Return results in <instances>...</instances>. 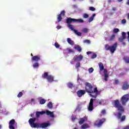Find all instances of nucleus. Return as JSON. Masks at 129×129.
<instances>
[{"label": "nucleus", "mask_w": 129, "mask_h": 129, "mask_svg": "<svg viewBox=\"0 0 129 129\" xmlns=\"http://www.w3.org/2000/svg\"><path fill=\"white\" fill-rule=\"evenodd\" d=\"M31 102H34L35 101V99H31Z\"/></svg>", "instance_id": "nucleus-52"}, {"label": "nucleus", "mask_w": 129, "mask_h": 129, "mask_svg": "<svg viewBox=\"0 0 129 129\" xmlns=\"http://www.w3.org/2000/svg\"><path fill=\"white\" fill-rule=\"evenodd\" d=\"M85 85V91H86V92H87V93H90V95L92 96V97L96 98L97 95H99V94H100V91H98L97 87H95L93 89V86L91 84L86 82Z\"/></svg>", "instance_id": "nucleus-1"}, {"label": "nucleus", "mask_w": 129, "mask_h": 129, "mask_svg": "<svg viewBox=\"0 0 129 129\" xmlns=\"http://www.w3.org/2000/svg\"><path fill=\"white\" fill-rule=\"evenodd\" d=\"M129 100V95L126 94L124 95L120 99V101L122 103V105H125V103H127V101H128Z\"/></svg>", "instance_id": "nucleus-8"}, {"label": "nucleus", "mask_w": 129, "mask_h": 129, "mask_svg": "<svg viewBox=\"0 0 129 129\" xmlns=\"http://www.w3.org/2000/svg\"><path fill=\"white\" fill-rule=\"evenodd\" d=\"M2 127H3V126L2 125V124H0V129H2Z\"/></svg>", "instance_id": "nucleus-60"}, {"label": "nucleus", "mask_w": 129, "mask_h": 129, "mask_svg": "<svg viewBox=\"0 0 129 129\" xmlns=\"http://www.w3.org/2000/svg\"><path fill=\"white\" fill-rule=\"evenodd\" d=\"M129 88V84L127 81H125L123 83L121 89L122 90H127Z\"/></svg>", "instance_id": "nucleus-14"}, {"label": "nucleus", "mask_w": 129, "mask_h": 129, "mask_svg": "<svg viewBox=\"0 0 129 129\" xmlns=\"http://www.w3.org/2000/svg\"><path fill=\"white\" fill-rule=\"evenodd\" d=\"M31 56H32L31 60L32 61H35V62H38V61H40L41 60V56L40 55H34L33 56V54H31Z\"/></svg>", "instance_id": "nucleus-12"}, {"label": "nucleus", "mask_w": 129, "mask_h": 129, "mask_svg": "<svg viewBox=\"0 0 129 129\" xmlns=\"http://www.w3.org/2000/svg\"><path fill=\"white\" fill-rule=\"evenodd\" d=\"M125 23H126V20L124 19L121 20V23L122 24H125Z\"/></svg>", "instance_id": "nucleus-47"}, {"label": "nucleus", "mask_w": 129, "mask_h": 129, "mask_svg": "<svg viewBox=\"0 0 129 129\" xmlns=\"http://www.w3.org/2000/svg\"><path fill=\"white\" fill-rule=\"evenodd\" d=\"M67 42L68 44H70V45H74V41L71 40V38H67Z\"/></svg>", "instance_id": "nucleus-21"}, {"label": "nucleus", "mask_w": 129, "mask_h": 129, "mask_svg": "<svg viewBox=\"0 0 129 129\" xmlns=\"http://www.w3.org/2000/svg\"><path fill=\"white\" fill-rule=\"evenodd\" d=\"M62 21V16H61V15L59 14L57 16V22L58 23H60Z\"/></svg>", "instance_id": "nucleus-24"}, {"label": "nucleus", "mask_w": 129, "mask_h": 129, "mask_svg": "<svg viewBox=\"0 0 129 129\" xmlns=\"http://www.w3.org/2000/svg\"><path fill=\"white\" fill-rule=\"evenodd\" d=\"M101 113L102 114H105V113H106V110H105V109L102 110Z\"/></svg>", "instance_id": "nucleus-45"}, {"label": "nucleus", "mask_w": 129, "mask_h": 129, "mask_svg": "<svg viewBox=\"0 0 129 129\" xmlns=\"http://www.w3.org/2000/svg\"><path fill=\"white\" fill-rule=\"evenodd\" d=\"M42 78L46 79L48 82H53L54 81V77L52 75H49V73L44 72V75L42 76Z\"/></svg>", "instance_id": "nucleus-7"}, {"label": "nucleus", "mask_w": 129, "mask_h": 129, "mask_svg": "<svg viewBox=\"0 0 129 129\" xmlns=\"http://www.w3.org/2000/svg\"><path fill=\"white\" fill-rule=\"evenodd\" d=\"M68 86L69 88H71V89H72V88H73V84L71 83H69L68 84Z\"/></svg>", "instance_id": "nucleus-31"}, {"label": "nucleus", "mask_w": 129, "mask_h": 129, "mask_svg": "<svg viewBox=\"0 0 129 129\" xmlns=\"http://www.w3.org/2000/svg\"><path fill=\"white\" fill-rule=\"evenodd\" d=\"M82 32L83 33H88V32H89V29L86 28H84L82 29Z\"/></svg>", "instance_id": "nucleus-26"}, {"label": "nucleus", "mask_w": 129, "mask_h": 129, "mask_svg": "<svg viewBox=\"0 0 129 129\" xmlns=\"http://www.w3.org/2000/svg\"><path fill=\"white\" fill-rule=\"evenodd\" d=\"M23 96V92H20L17 95V97L20 98V97H22Z\"/></svg>", "instance_id": "nucleus-34"}, {"label": "nucleus", "mask_w": 129, "mask_h": 129, "mask_svg": "<svg viewBox=\"0 0 129 129\" xmlns=\"http://www.w3.org/2000/svg\"><path fill=\"white\" fill-rule=\"evenodd\" d=\"M122 114L120 112H118L117 114V117L118 119H120V121H124L125 120V115L122 116Z\"/></svg>", "instance_id": "nucleus-15"}, {"label": "nucleus", "mask_w": 129, "mask_h": 129, "mask_svg": "<svg viewBox=\"0 0 129 129\" xmlns=\"http://www.w3.org/2000/svg\"><path fill=\"white\" fill-rule=\"evenodd\" d=\"M96 57H97V55L96 53H93L91 58L92 59H95V58H96Z\"/></svg>", "instance_id": "nucleus-39"}, {"label": "nucleus", "mask_w": 129, "mask_h": 129, "mask_svg": "<svg viewBox=\"0 0 129 129\" xmlns=\"http://www.w3.org/2000/svg\"><path fill=\"white\" fill-rule=\"evenodd\" d=\"M74 1H76V0H74Z\"/></svg>", "instance_id": "nucleus-64"}, {"label": "nucleus", "mask_w": 129, "mask_h": 129, "mask_svg": "<svg viewBox=\"0 0 129 129\" xmlns=\"http://www.w3.org/2000/svg\"><path fill=\"white\" fill-rule=\"evenodd\" d=\"M95 8L93 7H89V11H91L92 12H94L95 11Z\"/></svg>", "instance_id": "nucleus-36"}, {"label": "nucleus", "mask_w": 129, "mask_h": 129, "mask_svg": "<svg viewBox=\"0 0 129 129\" xmlns=\"http://www.w3.org/2000/svg\"><path fill=\"white\" fill-rule=\"evenodd\" d=\"M92 52L91 51H88L87 52V54L89 55V54H91Z\"/></svg>", "instance_id": "nucleus-51"}, {"label": "nucleus", "mask_w": 129, "mask_h": 129, "mask_svg": "<svg viewBox=\"0 0 129 129\" xmlns=\"http://www.w3.org/2000/svg\"><path fill=\"white\" fill-rule=\"evenodd\" d=\"M83 17L84 19H87V18H89V15L86 13H85L83 14Z\"/></svg>", "instance_id": "nucleus-32"}, {"label": "nucleus", "mask_w": 129, "mask_h": 129, "mask_svg": "<svg viewBox=\"0 0 129 129\" xmlns=\"http://www.w3.org/2000/svg\"><path fill=\"white\" fill-rule=\"evenodd\" d=\"M95 100L94 99L91 98L90 101V103L88 107V109L89 111H92L93 110L94 107H93V101Z\"/></svg>", "instance_id": "nucleus-11"}, {"label": "nucleus", "mask_w": 129, "mask_h": 129, "mask_svg": "<svg viewBox=\"0 0 129 129\" xmlns=\"http://www.w3.org/2000/svg\"><path fill=\"white\" fill-rule=\"evenodd\" d=\"M122 42V44L124 45V46L125 45V42H123V41Z\"/></svg>", "instance_id": "nucleus-57"}, {"label": "nucleus", "mask_w": 129, "mask_h": 129, "mask_svg": "<svg viewBox=\"0 0 129 129\" xmlns=\"http://www.w3.org/2000/svg\"><path fill=\"white\" fill-rule=\"evenodd\" d=\"M68 51L70 53H74V50L69 48Z\"/></svg>", "instance_id": "nucleus-46"}, {"label": "nucleus", "mask_w": 129, "mask_h": 129, "mask_svg": "<svg viewBox=\"0 0 129 129\" xmlns=\"http://www.w3.org/2000/svg\"><path fill=\"white\" fill-rule=\"evenodd\" d=\"M99 104H100V105H101V104H102L101 101H100L99 102Z\"/></svg>", "instance_id": "nucleus-56"}, {"label": "nucleus", "mask_w": 129, "mask_h": 129, "mask_svg": "<svg viewBox=\"0 0 129 129\" xmlns=\"http://www.w3.org/2000/svg\"><path fill=\"white\" fill-rule=\"evenodd\" d=\"M116 9H115V8H112V11H116Z\"/></svg>", "instance_id": "nucleus-55"}, {"label": "nucleus", "mask_w": 129, "mask_h": 129, "mask_svg": "<svg viewBox=\"0 0 129 129\" xmlns=\"http://www.w3.org/2000/svg\"><path fill=\"white\" fill-rule=\"evenodd\" d=\"M73 23H84V20H83L82 19H76L74 18H71V17L68 18L67 20H66V23L68 24V27L72 30V31H73L74 33L76 34V35H77V36H81V32H78L76 29H74L73 28V26L71 24Z\"/></svg>", "instance_id": "nucleus-2"}, {"label": "nucleus", "mask_w": 129, "mask_h": 129, "mask_svg": "<svg viewBox=\"0 0 129 129\" xmlns=\"http://www.w3.org/2000/svg\"><path fill=\"white\" fill-rule=\"evenodd\" d=\"M76 118H77L76 117V115H73V116H72V120L73 121H74V120H75V119H76Z\"/></svg>", "instance_id": "nucleus-44"}, {"label": "nucleus", "mask_w": 129, "mask_h": 129, "mask_svg": "<svg viewBox=\"0 0 129 129\" xmlns=\"http://www.w3.org/2000/svg\"><path fill=\"white\" fill-rule=\"evenodd\" d=\"M113 105L114 107L116 108L118 111H120V112H123L124 111V109L118 99L114 101Z\"/></svg>", "instance_id": "nucleus-4"}, {"label": "nucleus", "mask_w": 129, "mask_h": 129, "mask_svg": "<svg viewBox=\"0 0 129 129\" xmlns=\"http://www.w3.org/2000/svg\"><path fill=\"white\" fill-rule=\"evenodd\" d=\"M125 35H126L125 32H122V37H123L124 39H126V36H125Z\"/></svg>", "instance_id": "nucleus-38"}, {"label": "nucleus", "mask_w": 129, "mask_h": 129, "mask_svg": "<svg viewBox=\"0 0 129 129\" xmlns=\"http://www.w3.org/2000/svg\"><path fill=\"white\" fill-rule=\"evenodd\" d=\"M85 121V119H84V118H81L79 122V124H82L84 123Z\"/></svg>", "instance_id": "nucleus-27"}, {"label": "nucleus", "mask_w": 129, "mask_h": 129, "mask_svg": "<svg viewBox=\"0 0 129 129\" xmlns=\"http://www.w3.org/2000/svg\"><path fill=\"white\" fill-rule=\"evenodd\" d=\"M83 59V56L81 54L79 55H75L74 57H73V60L74 61H82Z\"/></svg>", "instance_id": "nucleus-13"}, {"label": "nucleus", "mask_w": 129, "mask_h": 129, "mask_svg": "<svg viewBox=\"0 0 129 129\" xmlns=\"http://www.w3.org/2000/svg\"><path fill=\"white\" fill-rule=\"evenodd\" d=\"M36 119V118H31L28 120L30 126L33 128H46L51 125V124L48 122L35 123Z\"/></svg>", "instance_id": "nucleus-3"}, {"label": "nucleus", "mask_w": 129, "mask_h": 129, "mask_svg": "<svg viewBox=\"0 0 129 129\" xmlns=\"http://www.w3.org/2000/svg\"><path fill=\"white\" fill-rule=\"evenodd\" d=\"M71 63L72 64V65H73V61H71Z\"/></svg>", "instance_id": "nucleus-58"}, {"label": "nucleus", "mask_w": 129, "mask_h": 129, "mask_svg": "<svg viewBox=\"0 0 129 129\" xmlns=\"http://www.w3.org/2000/svg\"><path fill=\"white\" fill-rule=\"evenodd\" d=\"M122 0H118V2H119V3H120Z\"/></svg>", "instance_id": "nucleus-61"}, {"label": "nucleus", "mask_w": 129, "mask_h": 129, "mask_svg": "<svg viewBox=\"0 0 129 129\" xmlns=\"http://www.w3.org/2000/svg\"><path fill=\"white\" fill-rule=\"evenodd\" d=\"M74 49L77 50L78 52H81V51H82V48H81V46L78 45H76L74 46Z\"/></svg>", "instance_id": "nucleus-18"}, {"label": "nucleus", "mask_w": 129, "mask_h": 129, "mask_svg": "<svg viewBox=\"0 0 129 129\" xmlns=\"http://www.w3.org/2000/svg\"><path fill=\"white\" fill-rule=\"evenodd\" d=\"M9 124L10 129H15V125H17V122L14 119H12L10 121Z\"/></svg>", "instance_id": "nucleus-10"}, {"label": "nucleus", "mask_w": 129, "mask_h": 129, "mask_svg": "<svg viewBox=\"0 0 129 129\" xmlns=\"http://www.w3.org/2000/svg\"><path fill=\"white\" fill-rule=\"evenodd\" d=\"M95 16H96V14H93L92 15V17H91L88 20L89 23H91V22L93 21V19H94V17H95Z\"/></svg>", "instance_id": "nucleus-23"}, {"label": "nucleus", "mask_w": 129, "mask_h": 129, "mask_svg": "<svg viewBox=\"0 0 129 129\" xmlns=\"http://www.w3.org/2000/svg\"><path fill=\"white\" fill-rule=\"evenodd\" d=\"M123 129H129V125L123 127Z\"/></svg>", "instance_id": "nucleus-50"}, {"label": "nucleus", "mask_w": 129, "mask_h": 129, "mask_svg": "<svg viewBox=\"0 0 129 129\" xmlns=\"http://www.w3.org/2000/svg\"><path fill=\"white\" fill-rule=\"evenodd\" d=\"M33 68H39V62H35L33 64Z\"/></svg>", "instance_id": "nucleus-25"}, {"label": "nucleus", "mask_w": 129, "mask_h": 129, "mask_svg": "<svg viewBox=\"0 0 129 129\" xmlns=\"http://www.w3.org/2000/svg\"><path fill=\"white\" fill-rule=\"evenodd\" d=\"M113 32L114 33H118V32H119V29H118V28H115L113 30Z\"/></svg>", "instance_id": "nucleus-42"}, {"label": "nucleus", "mask_w": 129, "mask_h": 129, "mask_svg": "<svg viewBox=\"0 0 129 129\" xmlns=\"http://www.w3.org/2000/svg\"><path fill=\"white\" fill-rule=\"evenodd\" d=\"M110 2H111V0H108V3H110Z\"/></svg>", "instance_id": "nucleus-62"}, {"label": "nucleus", "mask_w": 129, "mask_h": 129, "mask_svg": "<svg viewBox=\"0 0 129 129\" xmlns=\"http://www.w3.org/2000/svg\"><path fill=\"white\" fill-rule=\"evenodd\" d=\"M93 71H94V69H93V68H90V69H89V73H92V72H93Z\"/></svg>", "instance_id": "nucleus-40"}, {"label": "nucleus", "mask_w": 129, "mask_h": 129, "mask_svg": "<svg viewBox=\"0 0 129 129\" xmlns=\"http://www.w3.org/2000/svg\"><path fill=\"white\" fill-rule=\"evenodd\" d=\"M119 82V81H118V80H115V84H116V85L118 84Z\"/></svg>", "instance_id": "nucleus-48"}, {"label": "nucleus", "mask_w": 129, "mask_h": 129, "mask_svg": "<svg viewBox=\"0 0 129 129\" xmlns=\"http://www.w3.org/2000/svg\"><path fill=\"white\" fill-rule=\"evenodd\" d=\"M104 80L105 81H107L108 79V74H107V71L106 69L104 70Z\"/></svg>", "instance_id": "nucleus-17"}, {"label": "nucleus", "mask_w": 129, "mask_h": 129, "mask_svg": "<svg viewBox=\"0 0 129 129\" xmlns=\"http://www.w3.org/2000/svg\"><path fill=\"white\" fill-rule=\"evenodd\" d=\"M53 112H51V111L46 110V112L45 111H37L36 113L37 118H39L40 117V115H43V114H45L46 113L47 115H49L51 117H54V113Z\"/></svg>", "instance_id": "nucleus-6"}, {"label": "nucleus", "mask_w": 129, "mask_h": 129, "mask_svg": "<svg viewBox=\"0 0 129 129\" xmlns=\"http://www.w3.org/2000/svg\"><path fill=\"white\" fill-rule=\"evenodd\" d=\"M59 15H60V16H62L63 17H64V16H65V11H62Z\"/></svg>", "instance_id": "nucleus-41"}, {"label": "nucleus", "mask_w": 129, "mask_h": 129, "mask_svg": "<svg viewBox=\"0 0 129 129\" xmlns=\"http://www.w3.org/2000/svg\"><path fill=\"white\" fill-rule=\"evenodd\" d=\"M77 79H78V81L81 80V79L79 77H78Z\"/></svg>", "instance_id": "nucleus-54"}, {"label": "nucleus", "mask_w": 129, "mask_h": 129, "mask_svg": "<svg viewBox=\"0 0 129 129\" xmlns=\"http://www.w3.org/2000/svg\"><path fill=\"white\" fill-rule=\"evenodd\" d=\"M123 40H125V38H123V37H119V38H118V41H119V42H123Z\"/></svg>", "instance_id": "nucleus-37"}, {"label": "nucleus", "mask_w": 129, "mask_h": 129, "mask_svg": "<svg viewBox=\"0 0 129 129\" xmlns=\"http://www.w3.org/2000/svg\"><path fill=\"white\" fill-rule=\"evenodd\" d=\"M30 116H31V117H33V116H34V114L31 113V114H30Z\"/></svg>", "instance_id": "nucleus-53"}, {"label": "nucleus", "mask_w": 129, "mask_h": 129, "mask_svg": "<svg viewBox=\"0 0 129 129\" xmlns=\"http://www.w3.org/2000/svg\"><path fill=\"white\" fill-rule=\"evenodd\" d=\"M83 43H84V44H90V40L88 39L85 40H84Z\"/></svg>", "instance_id": "nucleus-33"}, {"label": "nucleus", "mask_w": 129, "mask_h": 129, "mask_svg": "<svg viewBox=\"0 0 129 129\" xmlns=\"http://www.w3.org/2000/svg\"><path fill=\"white\" fill-rule=\"evenodd\" d=\"M123 60L124 61L125 63L126 64H129V56H124L123 57Z\"/></svg>", "instance_id": "nucleus-19"}, {"label": "nucleus", "mask_w": 129, "mask_h": 129, "mask_svg": "<svg viewBox=\"0 0 129 129\" xmlns=\"http://www.w3.org/2000/svg\"><path fill=\"white\" fill-rule=\"evenodd\" d=\"M99 68L100 69V71H102L104 70V66H103V63L101 62L99 63Z\"/></svg>", "instance_id": "nucleus-20"}, {"label": "nucleus", "mask_w": 129, "mask_h": 129, "mask_svg": "<svg viewBox=\"0 0 129 129\" xmlns=\"http://www.w3.org/2000/svg\"><path fill=\"white\" fill-rule=\"evenodd\" d=\"M46 101H47V100L44 99H42V98L39 99V102L40 104H45V103H46Z\"/></svg>", "instance_id": "nucleus-22"}, {"label": "nucleus", "mask_w": 129, "mask_h": 129, "mask_svg": "<svg viewBox=\"0 0 129 129\" xmlns=\"http://www.w3.org/2000/svg\"><path fill=\"white\" fill-rule=\"evenodd\" d=\"M115 38V35L114 34H113L111 35V36L109 38V41H113V40H114V38Z\"/></svg>", "instance_id": "nucleus-30"}, {"label": "nucleus", "mask_w": 129, "mask_h": 129, "mask_svg": "<svg viewBox=\"0 0 129 129\" xmlns=\"http://www.w3.org/2000/svg\"><path fill=\"white\" fill-rule=\"evenodd\" d=\"M105 50L106 51H110V52L113 54L116 48H117V42H115L112 46H109L108 44H106L105 46Z\"/></svg>", "instance_id": "nucleus-5"}, {"label": "nucleus", "mask_w": 129, "mask_h": 129, "mask_svg": "<svg viewBox=\"0 0 129 129\" xmlns=\"http://www.w3.org/2000/svg\"><path fill=\"white\" fill-rule=\"evenodd\" d=\"M79 1H84V0H79Z\"/></svg>", "instance_id": "nucleus-63"}, {"label": "nucleus", "mask_w": 129, "mask_h": 129, "mask_svg": "<svg viewBox=\"0 0 129 129\" xmlns=\"http://www.w3.org/2000/svg\"><path fill=\"white\" fill-rule=\"evenodd\" d=\"M89 127V126L88 125V124H83L82 125V128H87Z\"/></svg>", "instance_id": "nucleus-28"}, {"label": "nucleus", "mask_w": 129, "mask_h": 129, "mask_svg": "<svg viewBox=\"0 0 129 129\" xmlns=\"http://www.w3.org/2000/svg\"><path fill=\"white\" fill-rule=\"evenodd\" d=\"M54 46H55V48H56L57 49L58 48H60V45H59V44L57 42H55L54 43Z\"/></svg>", "instance_id": "nucleus-35"}, {"label": "nucleus", "mask_w": 129, "mask_h": 129, "mask_svg": "<svg viewBox=\"0 0 129 129\" xmlns=\"http://www.w3.org/2000/svg\"><path fill=\"white\" fill-rule=\"evenodd\" d=\"M85 93H86V91L84 90H80L77 92L78 97H82L83 95H84Z\"/></svg>", "instance_id": "nucleus-16"}, {"label": "nucleus", "mask_w": 129, "mask_h": 129, "mask_svg": "<svg viewBox=\"0 0 129 129\" xmlns=\"http://www.w3.org/2000/svg\"><path fill=\"white\" fill-rule=\"evenodd\" d=\"M104 121H105V119L104 118L100 120H97L95 122L94 125H95V126H97V127H100V126L102 125Z\"/></svg>", "instance_id": "nucleus-9"}, {"label": "nucleus", "mask_w": 129, "mask_h": 129, "mask_svg": "<svg viewBox=\"0 0 129 129\" xmlns=\"http://www.w3.org/2000/svg\"><path fill=\"white\" fill-rule=\"evenodd\" d=\"M79 67H80V62H77L76 64V68L77 69H78L79 68Z\"/></svg>", "instance_id": "nucleus-43"}, {"label": "nucleus", "mask_w": 129, "mask_h": 129, "mask_svg": "<svg viewBox=\"0 0 129 129\" xmlns=\"http://www.w3.org/2000/svg\"><path fill=\"white\" fill-rule=\"evenodd\" d=\"M47 106L48 107V108H53V104L51 102H49L47 104Z\"/></svg>", "instance_id": "nucleus-29"}, {"label": "nucleus", "mask_w": 129, "mask_h": 129, "mask_svg": "<svg viewBox=\"0 0 129 129\" xmlns=\"http://www.w3.org/2000/svg\"><path fill=\"white\" fill-rule=\"evenodd\" d=\"M61 26L60 25H58L57 27H56V29H57V30H60V29H61Z\"/></svg>", "instance_id": "nucleus-49"}, {"label": "nucleus", "mask_w": 129, "mask_h": 129, "mask_svg": "<svg viewBox=\"0 0 129 129\" xmlns=\"http://www.w3.org/2000/svg\"><path fill=\"white\" fill-rule=\"evenodd\" d=\"M127 5H128V6H129V0L127 1Z\"/></svg>", "instance_id": "nucleus-59"}]
</instances>
